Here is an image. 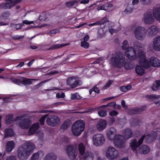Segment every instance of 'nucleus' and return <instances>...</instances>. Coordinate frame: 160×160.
<instances>
[{
    "instance_id": "f257e3e1",
    "label": "nucleus",
    "mask_w": 160,
    "mask_h": 160,
    "mask_svg": "<svg viewBox=\"0 0 160 160\" xmlns=\"http://www.w3.org/2000/svg\"><path fill=\"white\" fill-rule=\"evenodd\" d=\"M112 55L110 62L113 65L117 67H121L124 66L126 69H131L134 68V65L128 62L123 55L115 53Z\"/></svg>"
},
{
    "instance_id": "393cba45",
    "label": "nucleus",
    "mask_w": 160,
    "mask_h": 160,
    "mask_svg": "<svg viewBox=\"0 0 160 160\" xmlns=\"http://www.w3.org/2000/svg\"><path fill=\"white\" fill-rule=\"evenodd\" d=\"M5 138L11 137L14 135L13 130L11 128H8L5 129L4 130Z\"/></svg>"
},
{
    "instance_id": "09e8293b",
    "label": "nucleus",
    "mask_w": 160,
    "mask_h": 160,
    "mask_svg": "<svg viewBox=\"0 0 160 160\" xmlns=\"http://www.w3.org/2000/svg\"><path fill=\"white\" fill-rule=\"evenodd\" d=\"M98 115L101 117H104L107 115V112L106 110H102L98 111Z\"/></svg>"
},
{
    "instance_id": "bf43d9fd",
    "label": "nucleus",
    "mask_w": 160,
    "mask_h": 160,
    "mask_svg": "<svg viewBox=\"0 0 160 160\" xmlns=\"http://www.w3.org/2000/svg\"><path fill=\"white\" fill-rule=\"evenodd\" d=\"M150 134L152 136V138L154 139H153L155 140L157 135V131H152Z\"/></svg>"
},
{
    "instance_id": "473e14b6",
    "label": "nucleus",
    "mask_w": 160,
    "mask_h": 160,
    "mask_svg": "<svg viewBox=\"0 0 160 160\" xmlns=\"http://www.w3.org/2000/svg\"><path fill=\"white\" fill-rule=\"evenodd\" d=\"M85 147L82 143H80L78 145V151L81 155H83L85 152Z\"/></svg>"
},
{
    "instance_id": "7c9ffc66",
    "label": "nucleus",
    "mask_w": 160,
    "mask_h": 160,
    "mask_svg": "<svg viewBox=\"0 0 160 160\" xmlns=\"http://www.w3.org/2000/svg\"><path fill=\"white\" fill-rule=\"evenodd\" d=\"M152 90L154 91L157 90L160 88V81H155L151 87Z\"/></svg>"
},
{
    "instance_id": "ea45409f",
    "label": "nucleus",
    "mask_w": 160,
    "mask_h": 160,
    "mask_svg": "<svg viewBox=\"0 0 160 160\" xmlns=\"http://www.w3.org/2000/svg\"><path fill=\"white\" fill-rule=\"evenodd\" d=\"M81 98L82 97L78 93H75L72 94L71 97V99L72 100H78Z\"/></svg>"
},
{
    "instance_id": "37998d69",
    "label": "nucleus",
    "mask_w": 160,
    "mask_h": 160,
    "mask_svg": "<svg viewBox=\"0 0 160 160\" xmlns=\"http://www.w3.org/2000/svg\"><path fill=\"white\" fill-rule=\"evenodd\" d=\"M134 47L136 49L142 48L144 47V45L142 43L137 42L134 43Z\"/></svg>"
},
{
    "instance_id": "b1692460",
    "label": "nucleus",
    "mask_w": 160,
    "mask_h": 160,
    "mask_svg": "<svg viewBox=\"0 0 160 160\" xmlns=\"http://www.w3.org/2000/svg\"><path fill=\"white\" fill-rule=\"evenodd\" d=\"M130 146L131 149L133 151H135V152L136 151H137V148L139 147L136 139H134L131 141Z\"/></svg>"
},
{
    "instance_id": "603ef678",
    "label": "nucleus",
    "mask_w": 160,
    "mask_h": 160,
    "mask_svg": "<svg viewBox=\"0 0 160 160\" xmlns=\"http://www.w3.org/2000/svg\"><path fill=\"white\" fill-rule=\"evenodd\" d=\"M140 2L144 5L149 4L151 2V0H140Z\"/></svg>"
},
{
    "instance_id": "338daca9",
    "label": "nucleus",
    "mask_w": 160,
    "mask_h": 160,
    "mask_svg": "<svg viewBox=\"0 0 160 160\" xmlns=\"http://www.w3.org/2000/svg\"><path fill=\"white\" fill-rule=\"evenodd\" d=\"M23 26V24L22 23H19L17 24H15L14 25V27L17 30L21 28Z\"/></svg>"
},
{
    "instance_id": "a18cd8bd",
    "label": "nucleus",
    "mask_w": 160,
    "mask_h": 160,
    "mask_svg": "<svg viewBox=\"0 0 160 160\" xmlns=\"http://www.w3.org/2000/svg\"><path fill=\"white\" fill-rule=\"evenodd\" d=\"M108 20L107 18L106 17H105L102 19L98 21V23L99 25L101 24H103L106 22H108Z\"/></svg>"
},
{
    "instance_id": "052dcab7",
    "label": "nucleus",
    "mask_w": 160,
    "mask_h": 160,
    "mask_svg": "<svg viewBox=\"0 0 160 160\" xmlns=\"http://www.w3.org/2000/svg\"><path fill=\"white\" fill-rule=\"evenodd\" d=\"M24 36H20L19 35H15L12 36V38L15 40H19L23 38Z\"/></svg>"
},
{
    "instance_id": "6e6552de",
    "label": "nucleus",
    "mask_w": 160,
    "mask_h": 160,
    "mask_svg": "<svg viewBox=\"0 0 160 160\" xmlns=\"http://www.w3.org/2000/svg\"><path fill=\"white\" fill-rule=\"evenodd\" d=\"M93 144L96 146H100L103 144L105 140L103 134H97L94 135L92 138Z\"/></svg>"
},
{
    "instance_id": "20e7f679",
    "label": "nucleus",
    "mask_w": 160,
    "mask_h": 160,
    "mask_svg": "<svg viewBox=\"0 0 160 160\" xmlns=\"http://www.w3.org/2000/svg\"><path fill=\"white\" fill-rule=\"evenodd\" d=\"M138 59L140 65L135 68L136 73L139 76L143 75L145 72L144 68H148L150 67L149 61L146 58L145 52L140 51L138 53Z\"/></svg>"
},
{
    "instance_id": "bb28decb",
    "label": "nucleus",
    "mask_w": 160,
    "mask_h": 160,
    "mask_svg": "<svg viewBox=\"0 0 160 160\" xmlns=\"http://www.w3.org/2000/svg\"><path fill=\"white\" fill-rule=\"evenodd\" d=\"M70 120L69 119L65 120L60 127V129L64 130L67 129L70 126Z\"/></svg>"
},
{
    "instance_id": "9b49d317",
    "label": "nucleus",
    "mask_w": 160,
    "mask_h": 160,
    "mask_svg": "<svg viewBox=\"0 0 160 160\" xmlns=\"http://www.w3.org/2000/svg\"><path fill=\"white\" fill-rule=\"evenodd\" d=\"M125 55L129 59L133 60L138 58L135 49L131 47H130L128 50L126 51Z\"/></svg>"
},
{
    "instance_id": "72a5a7b5",
    "label": "nucleus",
    "mask_w": 160,
    "mask_h": 160,
    "mask_svg": "<svg viewBox=\"0 0 160 160\" xmlns=\"http://www.w3.org/2000/svg\"><path fill=\"white\" fill-rule=\"evenodd\" d=\"M13 118V115L12 114L8 115L6 116V123L8 125L11 124Z\"/></svg>"
},
{
    "instance_id": "1a4fd4ad",
    "label": "nucleus",
    "mask_w": 160,
    "mask_h": 160,
    "mask_svg": "<svg viewBox=\"0 0 160 160\" xmlns=\"http://www.w3.org/2000/svg\"><path fill=\"white\" fill-rule=\"evenodd\" d=\"M47 124L52 127L56 126L60 122L59 118L56 115L50 116L46 119Z\"/></svg>"
},
{
    "instance_id": "aec40b11",
    "label": "nucleus",
    "mask_w": 160,
    "mask_h": 160,
    "mask_svg": "<svg viewBox=\"0 0 160 160\" xmlns=\"http://www.w3.org/2000/svg\"><path fill=\"white\" fill-rule=\"evenodd\" d=\"M122 134L127 139H128L132 137L133 133L131 129L129 128L123 130Z\"/></svg>"
},
{
    "instance_id": "49530a36",
    "label": "nucleus",
    "mask_w": 160,
    "mask_h": 160,
    "mask_svg": "<svg viewBox=\"0 0 160 160\" xmlns=\"http://www.w3.org/2000/svg\"><path fill=\"white\" fill-rule=\"evenodd\" d=\"M81 46L85 48H89V45L86 41H82Z\"/></svg>"
},
{
    "instance_id": "f3484780",
    "label": "nucleus",
    "mask_w": 160,
    "mask_h": 160,
    "mask_svg": "<svg viewBox=\"0 0 160 160\" xmlns=\"http://www.w3.org/2000/svg\"><path fill=\"white\" fill-rule=\"evenodd\" d=\"M15 144L13 141H8L7 142L6 151L7 152H11L14 148Z\"/></svg>"
},
{
    "instance_id": "680f3d73",
    "label": "nucleus",
    "mask_w": 160,
    "mask_h": 160,
    "mask_svg": "<svg viewBox=\"0 0 160 160\" xmlns=\"http://www.w3.org/2000/svg\"><path fill=\"white\" fill-rule=\"evenodd\" d=\"M121 29V28L119 27L117 29H112V28H109V32L111 34H112L114 32H116L118 31Z\"/></svg>"
},
{
    "instance_id": "2f4dec72",
    "label": "nucleus",
    "mask_w": 160,
    "mask_h": 160,
    "mask_svg": "<svg viewBox=\"0 0 160 160\" xmlns=\"http://www.w3.org/2000/svg\"><path fill=\"white\" fill-rule=\"evenodd\" d=\"M69 44V43L67 44H53L48 49V50H53L54 49H58L60 48H61L65 46L68 45Z\"/></svg>"
},
{
    "instance_id": "f704fd0d",
    "label": "nucleus",
    "mask_w": 160,
    "mask_h": 160,
    "mask_svg": "<svg viewBox=\"0 0 160 160\" xmlns=\"http://www.w3.org/2000/svg\"><path fill=\"white\" fill-rule=\"evenodd\" d=\"M132 88L131 86L128 85L127 86H122L119 87V89L120 91L122 92H126L128 90H131Z\"/></svg>"
},
{
    "instance_id": "ddd939ff",
    "label": "nucleus",
    "mask_w": 160,
    "mask_h": 160,
    "mask_svg": "<svg viewBox=\"0 0 160 160\" xmlns=\"http://www.w3.org/2000/svg\"><path fill=\"white\" fill-rule=\"evenodd\" d=\"M150 151L149 147L146 145H142L136 151L135 154L137 156L138 154H146L148 153Z\"/></svg>"
},
{
    "instance_id": "4468645a",
    "label": "nucleus",
    "mask_w": 160,
    "mask_h": 160,
    "mask_svg": "<svg viewBox=\"0 0 160 160\" xmlns=\"http://www.w3.org/2000/svg\"><path fill=\"white\" fill-rule=\"evenodd\" d=\"M32 123V121L28 118L22 119L19 122L20 127L22 129H27L29 128Z\"/></svg>"
},
{
    "instance_id": "0e129e2a",
    "label": "nucleus",
    "mask_w": 160,
    "mask_h": 160,
    "mask_svg": "<svg viewBox=\"0 0 160 160\" xmlns=\"http://www.w3.org/2000/svg\"><path fill=\"white\" fill-rule=\"evenodd\" d=\"M33 21H29L28 20H26L23 21L22 24H23V25L24 24H31L33 23Z\"/></svg>"
},
{
    "instance_id": "774afa93",
    "label": "nucleus",
    "mask_w": 160,
    "mask_h": 160,
    "mask_svg": "<svg viewBox=\"0 0 160 160\" xmlns=\"http://www.w3.org/2000/svg\"><path fill=\"white\" fill-rule=\"evenodd\" d=\"M59 30L58 29H53L49 32L50 33L52 34H55L57 33H59Z\"/></svg>"
},
{
    "instance_id": "7ed1b4c3",
    "label": "nucleus",
    "mask_w": 160,
    "mask_h": 160,
    "mask_svg": "<svg viewBox=\"0 0 160 160\" xmlns=\"http://www.w3.org/2000/svg\"><path fill=\"white\" fill-rule=\"evenodd\" d=\"M116 130L114 128H109L107 132V138L110 140H114L115 147L121 148L124 145V137L120 134L116 135Z\"/></svg>"
},
{
    "instance_id": "6ab92c4d",
    "label": "nucleus",
    "mask_w": 160,
    "mask_h": 160,
    "mask_svg": "<svg viewBox=\"0 0 160 160\" xmlns=\"http://www.w3.org/2000/svg\"><path fill=\"white\" fill-rule=\"evenodd\" d=\"M149 63L153 67H158L160 66V61L157 58L152 57L150 59Z\"/></svg>"
},
{
    "instance_id": "4c0bfd02",
    "label": "nucleus",
    "mask_w": 160,
    "mask_h": 160,
    "mask_svg": "<svg viewBox=\"0 0 160 160\" xmlns=\"http://www.w3.org/2000/svg\"><path fill=\"white\" fill-rule=\"evenodd\" d=\"M78 2V1L77 0H74L70 2H67L66 3V6L68 7H72L76 5Z\"/></svg>"
},
{
    "instance_id": "9d476101",
    "label": "nucleus",
    "mask_w": 160,
    "mask_h": 160,
    "mask_svg": "<svg viewBox=\"0 0 160 160\" xmlns=\"http://www.w3.org/2000/svg\"><path fill=\"white\" fill-rule=\"evenodd\" d=\"M68 156L71 159H75L77 155V150L72 145H69L66 148Z\"/></svg>"
},
{
    "instance_id": "c03bdc74",
    "label": "nucleus",
    "mask_w": 160,
    "mask_h": 160,
    "mask_svg": "<svg viewBox=\"0 0 160 160\" xmlns=\"http://www.w3.org/2000/svg\"><path fill=\"white\" fill-rule=\"evenodd\" d=\"M146 97L150 99H158L160 98V95H156L155 94L154 95H147L146 96Z\"/></svg>"
},
{
    "instance_id": "2eb2a0df",
    "label": "nucleus",
    "mask_w": 160,
    "mask_h": 160,
    "mask_svg": "<svg viewBox=\"0 0 160 160\" xmlns=\"http://www.w3.org/2000/svg\"><path fill=\"white\" fill-rule=\"evenodd\" d=\"M152 47L155 50L160 51V36H157L153 39Z\"/></svg>"
},
{
    "instance_id": "c756f323",
    "label": "nucleus",
    "mask_w": 160,
    "mask_h": 160,
    "mask_svg": "<svg viewBox=\"0 0 160 160\" xmlns=\"http://www.w3.org/2000/svg\"><path fill=\"white\" fill-rule=\"evenodd\" d=\"M57 157L53 153H49L44 157V160H56Z\"/></svg>"
},
{
    "instance_id": "864d4df0",
    "label": "nucleus",
    "mask_w": 160,
    "mask_h": 160,
    "mask_svg": "<svg viewBox=\"0 0 160 160\" xmlns=\"http://www.w3.org/2000/svg\"><path fill=\"white\" fill-rule=\"evenodd\" d=\"M132 11V9L129 7H127L126 9L123 12L126 14H128L131 12Z\"/></svg>"
},
{
    "instance_id": "5701e85b",
    "label": "nucleus",
    "mask_w": 160,
    "mask_h": 160,
    "mask_svg": "<svg viewBox=\"0 0 160 160\" xmlns=\"http://www.w3.org/2000/svg\"><path fill=\"white\" fill-rule=\"evenodd\" d=\"M14 84L21 86L30 85L32 83V81H11Z\"/></svg>"
},
{
    "instance_id": "e433bc0d",
    "label": "nucleus",
    "mask_w": 160,
    "mask_h": 160,
    "mask_svg": "<svg viewBox=\"0 0 160 160\" xmlns=\"http://www.w3.org/2000/svg\"><path fill=\"white\" fill-rule=\"evenodd\" d=\"M140 121L138 119H134L131 122V125L135 127L137 126L140 125Z\"/></svg>"
},
{
    "instance_id": "f03ea898",
    "label": "nucleus",
    "mask_w": 160,
    "mask_h": 160,
    "mask_svg": "<svg viewBox=\"0 0 160 160\" xmlns=\"http://www.w3.org/2000/svg\"><path fill=\"white\" fill-rule=\"evenodd\" d=\"M35 147L34 143L30 141L25 142L19 147L17 151V155L20 160H25L33 152Z\"/></svg>"
},
{
    "instance_id": "412c9836",
    "label": "nucleus",
    "mask_w": 160,
    "mask_h": 160,
    "mask_svg": "<svg viewBox=\"0 0 160 160\" xmlns=\"http://www.w3.org/2000/svg\"><path fill=\"white\" fill-rule=\"evenodd\" d=\"M44 152L42 151H39L33 154L31 158V160H36L38 158H41L44 156Z\"/></svg>"
},
{
    "instance_id": "4d7b16f0",
    "label": "nucleus",
    "mask_w": 160,
    "mask_h": 160,
    "mask_svg": "<svg viewBox=\"0 0 160 160\" xmlns=\"http://www.w3.org/2000/svg\"><path fill=\"white\" fill-rule=\"evenodd\" d=\"M36 131V130L31 126L29 129L28 132L30 135H32L34 134Z\"/></svg>"
},
{
    "instance_id": "13d9d810",
    "label": "nucleus",
    "mask_w": 160,
    "mask_h": 160,
    "mask_svg": "<svg viewBox=\"0 0 160 160\" xmlns=\"http://www.w3.org/2000/svg\"><path fill=\"white\" fill-rule=\"evenodd\" d=\"M97 10L98 11L100 10H104L105 11H107V7L106 5H102L98 6L97 8Z\"/></svg>"
},
{
    "instance_id": "423d86ee",
    "label": "nucleus",
    "mask_w": 160,
    "mask_h": 160,
    "mask_svg": "<svg viewBox=\"0 0 160 160\" xmlns=\"http://www.w3.org/2000/svg\"><path fill=\"white\" fill-rule=\"evenodd\" d=\"M147 31L144 27L139 26L136 27L134 30L135 38L137 39L143 40L145 37Z\"/></svg>"
},
{
    "instance_id": "e2e57ef3",
    "label": "nucleus",
    "mask_w": 160,
    "mask_h": 160,
    "mask_svg": "<svg viewBox=\"0 0 160 160\" xmlns=\"http://www.w3.org/2000/svg\"><path fill=\"white\" fill-rule=\"evenodd\" d=\"M118 114V112L116 111L113 110L110 111L109 113V115L111 116H115Z\"/></svg>"
},
{
    "instance_id": "de8ad7c7",
    "label": "nucleus",
    "mask_w": 160,
    "mask_h": 160,
    "mask_svg": "<svg viewBox=\"0 0 160 160\" xmlns=\"http://www.w3.org/2000/svg\"><path fill=\"white\" fill-rule=\"evenodd\" d=\"M47 116V115H44L40 119L39 121L41 125H43L44 124L45 120Z\"/></svg>"
},
{
    "instance_id": "58836bf2",
    "label": "nucleus",
    "mask_w": 160,
    "mask_h": 160,
    "mask_svg": "<svg viewBox=\"0 0 160 160\" xmlns=\"http://www.w3.org/2000/svg\"><path fill=\"white\" fill-rule=\"evenodd\" d=\"M130 47H129L128 41L126 40H124L122 43V48L123 50H126V51L127 50L129 49V48Z\"/></svg>"
},
{
    "instance_id": "5fc2aeb1",
    "label": "nucleus",
    "mask_w": 160,
    "mask_h": 160,
    "mask_svg": "<svg viewBox=\"0 0 160 160\" xmlns=\"http://www.w3.org/2000/svg\"><path fill=\"white\" fill-rule=\"evenodd\" d=\"M31 127L37 130L39 128V123L38 122L34 123L32 125Z\"/></svg>"
},
{
    "instance_id": "8fccbe9b",
    "label": "nucleus",
    "mask_w": 160,
    "mask_h": 160,
    "mask_svg": "<svg viewBox=\"0 0 160 160\" xmlns=\"http://www.w3.org/2000/svg\"><path fill=\"white\" fill-rule=\"evenodd\" d=\"M113 81H108V82L102 88L103 89H105L109 88L112 83Z\"/></svg>"
},
{
    "instance_id": "a878e982",
    "label": "nucleus",
    "mask_w": 160,
    "mask_h": 160,
    "mask_svg": "<svg viewBox=\"0 0 160 160\" xmlns=\"http://www.w3.org/2000/svg\"><path fill=\"white\" fill-rule=\"evenodd\" d=\"M155 18L158 21H160V7L155 8L153 12Z\"/></svg>"
},
{
    "instance_id": "79ce46f5",
    "label": "nucleus",
    "mask_w": 160,
    "mask_h": 160,
    "mask_svg": "<svg viewBox=\"0 0 160 160\" xmlns=\"http://www.w3.org/2000/svg\"><path fill=\"white\" fill-rule=\"evenodd\" d=\"M104 35L103 29L102 28L98 29V38H102L103 37Z\"/></svg>"
},
{
    "instance_id": "0eeeda50",
    "label": "nucleus",
    "mask_w": 160,
    "mask_h": 160,
    "mask_svg": "<svg viewBox=\"0 0 160 160\" xmlns=\"http://www.w3.org/2000/svg\"><path fill=\"white\" fill-rule=\"evenodd\" d=\"M106 156L108 159L112 160L117 158L118 152L116 149L112 147H109L105 151Z\"/></svg>"
},
{
    "instance_id": "f8f14e48",
    "label": "nucleus",
    "mask_w": 160,
    "mask_h": 160,
    "mask_svg": "<svg viewBox=\"0 0 160 160\" xmlns=\"http://www.w3.org/2000/svg\"><path fill=\"white\" fill-rule=\"evenodd\" d=\"M142 21L146 24H151L154 22V19L152 13L148 12L145 13L142 19Z\"/></svg>"
},
{
    "instance_id": "dca6fc26",
    "label": "nucleus",
    "mask_w": 160,
    "mask_h": 160,
    "mask_svg": "<svg viewBox=\"0 0 160 160\" xmlns=\"http://www.w3.org/2000/svg\"><path fill=\"white\" fill-rule=\"evenodd\" d=\"M146 108V106H143L139 108H134L130 109L128 113L131 115L138 114L145 110Z\"/></svg>"
},
{
    "instance_id": "c85d7f7f",
    "label": "nucleus",
    "mask_w": 160,
    "mask_h": 160,
    "mask_svg": "<svg viewBox=\"0 0 160 160\" xmlns=\"http://www.w3.org/2000/svg\"><path fill=\"white\" fill-rule=\"evenodd\" d=\"M93 155L91 152H86L82 159L83 160H93Z\"/></svg>"
},
{
    "instance_id": "c9c22d12",
    "label": "nucleus",
    "mask_w": 160,
    "mask_h": 160,
    "mask_svg": "<svg viewBox=\"0 0 160 160\" xmlns=\"http://www.w3.org/2000/svg\"><path fill=\"white\" fill-rule=\"evenodd\" d=\"M71 81H67V84L68 85H70L71 88H72L76 87L78 84V81H75L72 83H71Z\"/></svg>"
},
{
    "instance_id": "39448f33",
    "label": "nucleus",
    "mask_w": 160,
    "mask_h": 160,
    "mask_svg": "<svg viewBox=\"0 0 160 160\" xmlns=\"http://www.w3.org/2000/svg\"><path fill=\"white\" fill-rule=\"evenodd\" d=\"M85 123L82 120L75 122L72 126V132L75 136H78L84 131Z\"/></svg>"
},
{
    "instance_id": "69168bd1",
    "label": "nucleus",
    "mask_w": 160,
    "mask_h": 160,
    "mask_svg": "<svg viewBox=\"0 0 160 160\" xmlns=\"http://www.w3.org/2000/svg\"><path fill=\"white\" fill-rule=\"evenodd\" d=\"M65 97V94L64 93H58L56 94V97L58 98H63Z\"/></svg>"
},
{
    "instance_id": "4be33fe9",
    "label": "nucleus",
    "mask_w": 160,
    "mask_h": 160,
    "mask_svg": "<svg viewBox=\"0 0 160 160\" xmlns=\"http://www.w3.org/2000/svg\"><path fill=\"white\" fill-rule=\"evenodd\" d=\"M107 122L105 120H101L97 124V128L99 131H102L105 129L107 126Z\"/></svg>"
},
{
    "instance_id": "3c124183",
    "label": "nucleus",
    "mask_w": 160,
    "mask_h": 160,
    "mask_svg": "<svg viewBox=\"0 0 160 160\" xmlns=\"http://www.w3.org/2000/svg\"><path fill=\"white\" fill-rule=\"evenodd\" d=\"M145 138V135H143L142 137L139 139L138 140V142H137V143L138 144V146H140L143 143L144 139Z\"/></svg>"
},
{
    "instance_id": "a211bd4d",
    "label": "nucleus",
    "mask_w": 160,
    "mask_h": 160,
    "mask_svg": "<svg viewBox=\"0 0 160 160\" xmlns=\"http://www.w3.org/2000/svg\"><path fill=\"white\" fill-rule=\"evenodd\" d=\"M147 31L149 36L156 35L158 32V29L157 27L155 25H152L148 29Z\"/></svg>"
},
{
    "instance_id": "cd10ccee",
    "label": "nucleus",
    "mask_w": 160,
    "mask_h": 160,
    "mask_svg": "<svg viewBox=\"0 0 160 160\" xmlns=\"http://www.w3.org/2000/svg\"><path fill=\"white\" fill-rule=\"evenodd\" d=\"M14 6L12 0H7L6 2L1 5L2 8H10Z\"/></svg>"
},
{
    "instance_id": "6e6d98bb",
    "label": "nucleus",
    "mask_w": 160,
    "mask_h": 160,
    "mask_svg": "<svg viewBox=\"0 0 160 160\" xmlns=\"http://www.w3.org/2000/svg\"><path fill=\"white\" fill-rule=\"evenodd\" d=\"M9 13L8 12L3 13L2 15V19L4 20L7 19L9 17Z\"/></svg>"
},
{
    "instance_id": "a19ab883",
    "label": "nucleus",
    "mask_w": 160,
    "mask_h": 160,
    "mask_svg": "<svg viewBox=\"0 0 160 160\" xmlns=\"http://www.w3.org/2000/svg\"><path fill=\"white\" fill-rule=\"evenodd\" d=\"M146 142L147 143H150L154 141L152 136L150 134H148L145 136Z\"/></svg>"
}]
</instances>
